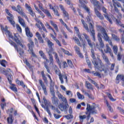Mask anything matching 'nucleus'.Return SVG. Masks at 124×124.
<instances>
[{
    "mask_svg": "<svg viewBox=\"0 0 124 124\" xmlns=\"http://www.w3.org/2000/svg\"><path fill=\"white\" fill-rule=\"evenodd\" d=\"M7 121L8 124H13V119H12V114L11 116L7 118Z\"/></svg>",
    "mask_w": 124,
    "mask_h": 124,
    "instance_id": "603ef678",
    "label": "nucleus"
},
{
    "mask_svg": "<svg viewBox=\"0 0 124 124\" xmlns=\"http://www.w3.org/2000/svg\"><path fill=\"white\" fill-rule=\"evenodd\" d=\"M98 110H100L99 105L93 103L92 105L90 104H87L86 111L85 112L86 115H87V118H91V114L96 115L98 114Z\"/></svg>",
    "mask_w": 124,
    "mask_h": 124,
    "instance_id": "f03ea898",
    "label": "nucleus"
},
{
    "mask_svg": "<svg viewBox=\"0 0 124 124\" xmlns=\"http://www.w3.org/2000/svg\"><path fill=\"white\" fill-rule=\"evenodd\" d=\"M117 6V7H122V5L119 2H114L113 3V6Z\"/></svg>",
    "mask_w": 124,
    "mask_h": 124,
    "instance_id": "e2e57ef3",
    "label": "nucleus"
},
{
    "mask_svg": "<svg viewBox=\"0 0 124 124\" xmlns=\"http://www.w3.org/2000/svg\"><path fill=\"white\" fill-rule=\"evenodd\" d=\"M49 49L47 52V54L49 56V60L50 61V63L49 65H54V57L52 55L53 51H54V48L53 47L49 48Z\"/></svg>",
    "mask_w": 124,
    "mask_h": 124,
    "instance_id": "aec40b11",
    "label": "nucleus"
},
{
    "mask_svg": "<svg viewBox=\"0 0 124 124\" xmlns=\"http://www.w3.org/2000/svg\"><path fill=\"white\" fill-rule=\"evenodd\" d=\"M84 1H85V0H79V3H80V4H81V7H83V8H84L85 10L86 11L87 13H88V14H90V8H88V7H87L86 5H85V3H85V2Z\"/></svg>",
    "mask_w": 124,
    "mask_h": 124,
    "instance_id": "cd10ccee",
    "label": "nucleus"
},
{
    "mask_svg": "<svg viewBox=\"0 0 124 124\" xmlns=\"http://www.w3.org/2000/svg\"><path fill=\"white\" fill-rule=\"evenodd\" d=\"M74 29L79 39H78L77 37H74L73 39H74L75 43L78 46H79V47H83V49H85V48H86V44H87V42H86V40L82 38V36L81 35V33H80V31H79L78 27H75ZM80 41L81 43L80 42Z\"/></svg>",
    "mask_w": 124,
    "mask_h": 124,
    "instance_id": "20e7f679",
    "label": "nucleus"
},
{
    "mask_svg": "<svg viewBox=\"0 0 124 124\" xmlns=\"http://www.w3.org/2000/svg\"><path fill=\"white\" fill-rule=\"evenodd\" d=\"M5 63H6V61L3 60L1 61L0 64L2 66H3V67H6V65Z\"/></svg>",
    "mask_w": 124,
    "mask_h": 124,
    "instance_id": "69168bd1",
    "label": "nucleus"
},
{
    "mask_svg": "<svg viewBox=\"0 0 124 124\" xmlns=\"http://www.w3.org/2000/svg\"><path fill=\"white\" fill-rule=\"evenodd\" d=\"M106 94L107 95L108 98H109V99H110L111 100V101H116V99H114V98H113V96H112V94L108 92H107Z\"/></svg>",
    "mask_w": 124,
    "mask_h": 124,
    "instance_id": "49530a36",
    "label": "nucleus"
},
{
    "mask_svg": "<svg viewBox=\"0 0 124 124\" xmlns=\"http://www.w3.org/2000/svg\"><path fill=\"white\" fill-rule=\"evenodd\" d=\"M89 28L90 31L92 33V36L93 38V41H95V31H94V27L93 25L91 22L89 23Z\"/></svg>",
    "mask_w": 124,
    "mask_h": 124,
    "instance_id": "393cba45",
    "label": "nucleus"
},
{
    "mask_svg": "<svg viewBox=\"0 0 124 124\" xmlns=\"http://www.w3.org/2000/svg\"><path fill=\"white\" fill-rule=\"evenodd\" d=\"M81 23L82 25H83V27L84 29L87 31H90V30L89 29V27H88V24L86 23V22H85V20L83 19H81Z\"/></svg>",
    "mask_w": 124,
    "mask_h": 124,
    "instance_id": "79ce46f5",
    "label": "nucleus"
},
{
    "mask_svg": "<svg viewBox=\"0 0 124 124\" xmlns=\"http://www.w3.org/2000/svg\"><path fill=\"white\" fill-rule=\"evenodd\" d=\"M41 75L43 78V79L44 80V82L45 83H47L48 80H47V78L45 76V74H44V71H42L41 72Z\"/></svg>",
    "mask_w": 124,
    "mask_h": 124,
    "instance_id": "3c124183",
    "label": "nucleus"
},
{
    "mask_svg": "<svg viewBox=\"0 0 124 124\" xmlns=\"http://www.w3.org/2000/svg\"><path fill=\"white\" fill-rule=\"evenodd\" d=\"M106 104L108 109H109V111L110 112H113V108H112V107H111V106H110V104H109V103L107 100L106 101Z\"/></svg>",
    "mask_w": 124,
    "mask_h": 124,
    "instance_id": "680f3d73",
    "label": "nucleus"
},
{
    "mask_svg": "<svg viewBox=\"0 0 124 124\" xmlns=\"http://www.w3.org/2000/svg\"><path fill=\"white\" fill-rule=\"evenodd\" d=\"M87 118V115H79V121L80 122H83L85 119Z\"/></svg>",
    "mask_w": 124,
    "mask_h": 124,
    "instance_id": "6e6d98bb",
    "label": "nucleus"
},
{
    "mask_svg": "<svg viewBox=\"0 0 124 124\" xmlns=\"http://www.w3.org/2000/svg\"><path fill=\"white\" fill-rule=\"evenodd\" d=\"M36 36L37 37L38 40H39V42H40V43H44V40H43L42 37H41V34H40L39 32H36Z\"/></svg>",
    "mask_w": 124,
    "mask_h": 124,
    "instance_id": "e433bc0d",
    "label": "nucleus"
},
{
    "mask_svg": "<svg viewBox=\"0 0 124 124\" xmlns=\"http://www.w3.org/2000/svg\"><path fill=\"white\" fill-rule=\"evenodd\" d=\"M68 104L65 103V105H64L63 104H60L59 106L58 107L59 109L61 110V111H67V108L69 107Z\"/></svg>",
    "mask_w": 124,
    "mask_h": 124,
    "instance_id": "c756f323",
    "label": "nucleus"
},
{
    "mask_svg": "<svg viewBox=\"0 0 124 124\" xmlns=\"http://www.w3.org/2000/svg\"><path fill=\"white\" fill-rule=\"evenodd\" d=\"M85 87L87 88V90H90L91 91H93L94 90L93 85L88 81H85Z\"/></svg>",
    "mask_w": 124,
    "mask_h": 124,
    "instance_id": "72a5a7b5",
    "label": "nucleus"
},
{
    "mask_svg": "<svg viewBox=\"0 0 124 124\" xmlns=\"http://www.w3.org/2000/svg\"><path fill=\"white\" fill-rule=\"evenodd\" d=\"M10 85V86L9 89H10L11 91H13V92H14V93H17L18 92V89H17V87H16V85L13 83H11Z\"/></svg>",
    "mask_w": 124,
    "mask_h": 124,
    "instance_id": "4c0bfd02",
    "label": "nucleus"
},
{
    "mask_svg": "<svg viewBox=\"0 0 124 124\" xmlns=\"http://www.w3.org/2000/svg\"><path fill=\"white\" fill-rule=\"evenodd\" d=\"M0 28L1 29V31L3 32L5 31L6 32V34H7L8 36H9V38H11L12 39H14V40L17 43V44H19L21 47L22 48H24L25 47V45H23L22 44V43H21V41L19 40V38H18V37L16 36V34H15V37L12 35V33H11L9 31H8V27H7V26H5V28L3 27V25L2 24L0 25Z\"/></svg>",
    "mask_w": 124,
    "mask_h": 124,
    "instance_id": "7ed1b4c3",
    "label": "nucleus"
},
{
    "mask_svg": "<svg viewBox=\"0 0 124 124\" xmlns=\"http://www.w3.org/2000/svg\"><path fill=\"white\" fill-rule=\"evenodd\" d=\"M39 54L40 57H41L42 59L45 60L43 62V63L48 73L50 74L51 71H50V67L49 66V62L50 63V59H48L47 56L46 55H45V53H44L42 50H40L39 51Z\"/></svg>",
    "mask_w": 124,
    "mask_h": 124,
    "instance_id": "423d86ee",
    "label": "nucleus"
},
{
    "mask_svg": "<svg viewBox=\"0 0 124 124\" xmlns=\"http://www.w3.org/2000/svg\"><path fill=\"white\" fill-rule=\"evenodd\" d=\"M16 7L17 8H16V6H11L12 9H13V10H14V11L18 12L19 15L21 16V17H24V18H25V19H28V16H27V15H26V14H25V13H24V12L23 11V10L21 7V5L18 4L17 5Z\"/></svg>",
    "mask_w": 124,
    "mask_h": 124,
    "instance_id": "f8f14e48",
    "label": "nucleus"
},
{
    "mask_svg": "<svg viewBox=\"0 0 124 124\" xmlns=\"http://www.w3.org/2000/svg\"><path fill=\"white\" fill-rule=\"evenodd\" d=\"M5 11L6 14L10 16H7V20L9 21V23H10L11 25H12L14 28H15V27H16V23L14 20V17H13V15L9 12L8 9H5Z\"/></svg>",
    "mask_w": 124,
    "mask_h": 124,
    "instance_id": "4468645a",
    "label": "nucleus"
},
{
    "mask_svg": "<svg viewBox=\"0 0 124 124\" xmlns=\"http://www.w3.org/2000/svg\"><path fill=\"white\" fill-rule=\"evenodd\" d=\"M24 62L26 64L27 66H28L29 68H31V64L28 61V60L25 59L24 61Z\"/></svg>",
    "mask_w": 124,
    "mask_h": 124,
    "instance_id": "4d7b16f0",
    "label": "nucleus"
},
{
    "mask_svg": "<svg viewBox=\"0 0 124 124\" xmlns=\"http://www.w3.org/2000/svg\"><path fill=\"white\" fill-rule=\"evenodd\" d=\"M46 42L48 48H53V47H54V43H53L50 40L48 39Z\"/></svg>",
    "mask_w": 124,
    "mask_h": 124,
    "instance_id": "8fccbe9b",
    "label": "nucleus"
},
{
    "mask_svg": "<svg viewBox=\"0 0 124 124\" xmlns=\"http://www.w3.org/2000/svg\"><path fill=\"white\" fill-rule=\"evenodd\" d=\"M121 80L122 81V86L124 87V74H118L117 75L115 81L116 84H120Z\"/></svg>",
    "mask_w": 124,
    "mask_h": 124,
    "instance_id": "5701e85b",
    "label": "nucleus"
},
{
    "mask_svg": "<svg viewBox=\"0 0 124 124\" xmlns=\"http://www.w3.org/2000/svg\"><path fill=\"white\" fill-rule=\"evenodd\" d=\"M16 30L19 31V32H22V28L21 27H20V25L19 24H16Z\"/></svg>",
    "mask_w": 124,
    "mask_h": 124,
    "instance_id": "338daca9",
    "label": "nucleus"
},
{
    "mask_svg": "<svg viewBox=\"0 0 124 124\" xmlns=\"http://www.w3.org/2000/svg\"><path fill=\"white\" fill-rule=\"evenodd\" d=\"M112 50L113 51V53L115 55H117V61H122L123 63L124 64V55L122 54L121 52H118V51L119 49L118 48L117 46H113L112 47Z\"/></svg>",
    "mask_w": 124,
    "mask_h": 124,
    "instance_id": "9d476101",
    "label": "nucleus"
},
{
    "mask_svg": "<svg viewBox=\"0 0 124 124\" xmlns=\"http://www.w3.org/2000/svg\"><path fill=\"white\" fill-rule=\"evenodd\" d=\"M88 80H89V81H90V82H91V83H92V84H93V85H94V86H96V88H98V84H97V83L95 82V81H94V80L92 79V78H91L88 77Z\"/></svg>",
    "mask_w": 124,
    "mask_h": 124,
    "instance_id": "09e8293b",
    "label": "nucleus"
},
{
    "mask_svg": "<svg viewBox=\"0 0 124 124\" xmlns=\"http://www.w3.org/2000/svg\"><path fill=\"white\" fill-rule=\"evenodd\" d=\"M12 75H8L7 76V79H8V81L10 84H12Z\"/></svg>",
    "mask_w": 124,
    "mask_h": 124,
    "instance_id": "bf43d9fd",
    "label": "nucleus"
},
{
    "mask_svg": "<svg viewBox=\"0 0 124 124\" xmlns=\"http://www.w3.org/2000/svg\"><path fill=\"white\" fill-rule=\"evenodd\" d=\"M50 93L52 95V97L51 98L53 104H55V105H58L59 104V99L56 97V94L55 93V90L54 89V86L51 87L50 88Z\"/></svg>",
    "mask_w": 124,
    "mask_h": 124,
    "instance_id": "dca6fc26",
    "label": "nucleus"
},
{
    "mask_svg": "<svg viewBox=\"0 0 124 124\" xmlns=\"http://www.w3.org/2000/svg\"><path fill=\"white\" fill-rule=\"evenodd\" d=\"M42 11L43 12H44V13H45V14H46V15L47 17H49V18H52V15H51V13H50L49 10H48L47 9H43Z\"/></svg>",
    "mask_w": 124,
    "mask_h": 124,
    "instance_id": "ea45409f",
    "label": "nucleus"
},
{
    "mask_svg": "<svg viewBox=\"0 0 124 124\" xmlns=\"http://www.w3.org/2000/svg\"><path fill=\"white\" fill-rule=\"evenodd\" d=\"M53 54L54 55V58L55 59V61L59 65V66H62V63L61 62V61L60 60V58H59V55H58V53L56 52H53Z\"/></svg>",
    "mask_w": 124,
    "mask_h": 124,
    "instance_id": "f704fd0d",
    "label": "nucleus"
},
{
    "mask_svg": "<svg viewBox=\"0 0 124 124\" xmlns=\"http://www.w3.org/2000/svg\"><path fill=\"white\" fill-rule=\"evenodd\" d=\"M67 62L68 63V65H69L71 68L73 67V63H72V61H71V60H67Z\"/></svg>",
    "mask_w": 124,
    "mask_h": 124,
    "instance_id": "13d9d810",
    "label": "nucleus"
},
{
    "mask_svg": "<svg viewBox=\"0 0 124 124\" xmlns=\"http://www.w3.org/2000/svg\"><path fill=\"white\" fill-rule=\"evenodd\" d=\"M91 57L93 59L92 62L94 65V68L99 70L100 72L104 71V73L106 74L107 71L108 70V68L105 67V65H104V64L102 62V61H101L99 56H97V58L95 57L94 50H93V49L91 50Z\"/></svg>",
    "mask_w": 124,
    "mask_h": 124,
    "instance_id": "f257e3e1",
    "label": "nucleus"
},
{
    "mask_svg": "<svg viewBox=\"0 0 124 124\" xmlns=\"http://www.w3.org/2000/svg\"><path fill=\"white\" fill-rule=\"evenodd\" d=\"M101 33H98L97 37L99 43V45H98V44H96V47H97L98 49H100V48L102 49V48H104V43L102 40V38H101Z\"/></svg>",
    "mask_w": 124,
    "mask_h": 124,
    "instance_id": "6ab92c4d",
    "label": "nucleus"
},
{
    "mask_svg": "<svg viewBox=\"0 0 124 124\" xmlns=\"http://www.w3.org/2000/svg\"><path fill=\"white\" fill-rule=\"evenodd\" d=\"M25 7L27 8V9H28L30 15H31L32 17H34V15H35V14L32 11L31 7V6H30L28 3L25 4Z\"/></svg>",
    "mask_w": 124,
    "mask_h": 124,
    "instance_id": "2f4dec72",
    "label": "nucleus"
},
{
    "mask_svg": "<svg viewBox=\"0 0 124 124\" xmlns=\"http://www.w3.org/2000/svg\"><path fill=\"white\" fill-rule=\"evenodd\" d=\"M53 116L54 118L58 120V119H60V118H62V115H59L57 114H54Z\"/></svg>",
    "mask_w": 124,
    "mask_h": 124,
    "instance_id": "774afa93",
    "label": "nucleus"
},
{
    "mask_svg": "<svg viewBox=\"0 0 124 124\" xmlns=\"http://www.w3.org/2000/svg\"><path fill=\"white\" fill-rule=\"evenodd\" d=\"M16 83L18 86H22L23 89H28V86L24 84V81L23 80L20 81L18 78L16 79Z\"/></svg>",
    "mask_w": 124,
    "mask_h": 124,
    "instance_id": "7c9ffc66",
    "label": "nucleus"
},
{
    "mask_svg": "<svg viewBox=\"0 0 124 124\" xmlns=\"http://www.w3.org/2000/svg\"><path fill=\"white\" fill-rule=\"evenodd\" d=\"M59 21H60V23H61L62 25L63 26H64V27H65L66 29V30H67L68 31H69V32H71V33H73V31H72L71 29H70V28H69V27H68V26H67V25H66V23H64V22H63V20H62V19L61 18L59 19Z\"/></svg>",
    "mask_w": 124,
    "mask_h": 124,
    "instance_id": "473e14b6",
    "label": "nucleus"
},
{
    "mask_svg": "<svg viewBox=\"0 0 124 124\" xmlns=\"http://www.w3.org/2000/svg\"><path fill=\"white\" fill-rule=\"evenodd\" d=\"M91 73L93 74V76H96L98 77V78H102L101 74H100L98 72L93 71H92Z\"/></svg>",
    "mask_w": 124,
    "mask_h": 124,
    "instance_id": "a18cd8bd",
    "label": "nucleus"
},
{
    "mask_svg": "<svg viewBox=\"0 0 124 124\" xmlns=\"http://www.w3.org/2000/svg\"><path fill=\"white\" fill-rule=\"evenodd\" d=\"M104 51L106 54H109L112 59H114V54H113V51H112V49H111V47H110V46H109L108 44L106 45V48Z\"/></svg>",
    "mask_w": 124,
    "mask_h": 124,
    "instance_id": "412c9836",
    "label": "nucleus"
},
{
    "mask_svg": "<svg viewBox=\"0 0 124 124\" xmlns=\"http://www.w3.org/2000/svg\"><path fill=\"white\" fill-rule=\"evenodd\" d=\"M111 37L112 39L115 40L116 42H120V41H121V39H120V37H119V36H117L115 34H111Z\"/></svg>",
    "mask_w": 124,
    "mask_h": 124,
    "instance_id": "37998d69",
    "label": "nucleus"
},
{
    "mask_svg": "<svg viewBox=\"0 0 124 124\" xmlns=\"http://www.w3.org/2000/svg\"><path fill=\"white\" fill-rule=\"evenodd\" d=\"M45 26L46 27V29H47V30H50V31H53L55 36L54 35V34L50 33L51 37H52V39H53V40L56 41L57 44H58V45L60 47H62V44H61V42H60V41L58 40V39H57V37H56L57 36V33H56V31H55V30H54V29L51 26H50V24H49L48 22L46 23Z\"/></svg>",
    "mask_w": 124,
    "mask_h": 124,
    "instance_id": "1a4fd4ad",
    "label": "nucleus"
},
{
    "mask_svg": "<svg viewBox=\"0 0 124 124\" xmlns=\"http://www.w3.org/2000/svg\"><path fill=\"white\" fill-rule=\"evenodd\" d=\"M18 22L19 24L22 26V27H23V28H26V23H25V20L24 19L21 17L20 16H18Z\"/></svg>",
    "mask_w": 124,
    "mask_h": 124,
    "instance_id": "c9c22d12",
    "label": "nucleus"
},
{
    "mask_svg": "<svg viewBox=\"0 0 124 124\" xmlns=\"http://www.w3.org/2000/svg\"><path fill=\"white\" fill-rule=\"evenodd\" d=\"M25 31L26 36L29 38L28 40L29 39H31V37H33V34H32V32L31 31V30H30V28H29V27L25 28Z\"/></svg>",
    "mask_w": 124,
    "mask_h": 124,
    "instance_id": "c85d7f7f",
    "label": "nucleus"
},
{
    "mask_svg": "<svg viewBox=\"0 0 124 124\" xmlns=\"http://www.w3.org/2000/svg\"><path fill=\"white\" fill-rule=\"evenodd\" d=\"M77 94L78 95V99H84L85 98L84 95L81 94V93H79V92H78L77 93Z\"/></svg>",
    "mask_w": 124,
    "mask_h": 124,
    "instance_id": "5fc2aeb1",
    "label": "nucleus"
},
{
    "mask_svg": "<svg viewBox=\"0 0 124 124\" xmlns=\"http://www.w3.org/2000/svg\"><path fill=\"white\" fill-rule=\"evenodd\" d=\"M58 97L60 99H62L63 102H64V103H67V100H66V98L63 97V96L62 95V94H59L58 95Z\"/></svg>",
    "mask_w": 124,
    "mask_h": 124,
    "instance_id": "c03bdc74",
    "label": "nucleus"
},
{
    "mask_svg": "<svg viewBox=\"0 0 124 124\" xmlns=\"http://www.w3.org/2000/svg\"><path fill=\"white\" fill-rule=\"evenodd\" d=\"M43 100L45 105L43 104L41 105L42 108H44V109H46L47 113H48L49 116H52V114L51 113V111H50V108H49L48 107L49 105H50V102L47 101V99H46V98L45 97L43 98Z\"/></svg>",
    "mask_w": 124,
    "mask_h": 124,
    "instance_id": "2eb2a0df",
    "label": "nucleus"
},
{
    "mask_svg": "<svg viewBox=\"0 0 124 124\" xmlns=\"http://www.w3.org/2000/svg\"><path fill=\"white\" fill-rule=\"evenodd\" d=\"M64 117L66 118L67 120H71V119H73V115L72 114H68L65 115Z\"/></svg>",
    "mask_w": 124,
    "mask_h": 124,
    "instance_id": "052dcab7",
    "label": "nucleus"
},
{
    "mask_svg": "<svg viewBox=\"0 0 124 124\" xmlns=\"http://www.w3.org/2000/svg\"><path fill=\"white\" fill-rule=\"evenodd\" d=\"M29 43L27 44L28 47V51H31V54L32 57L34 58H37L36 54L33 52V48H34V43L31 39H29L28 40Z\"/></svg>",
    "mask_w": 124,
    "mask_h": 124,
    "instance_id": "ddd939ff",
    "label": "nucleus"
},
{
    "mask_svg": "<svg viewBox=\"0 0 124 124\" xmlns=\"http://www.w3.org/2000/svg\"><path fill=\"white\" fill-rule=\"evenodd\" d=\"M61 50L65 54V55H67V56H72V54L70 53L68 50H66L63 48L61 47Z\"/></svg>",
    "mask_w": 124,
    "mask_h": 124,
    "instance_id": "de8ad7c7",
    "label": "nucleus"
},
{
    "mask_svg": "<svg viewBox=\"0 0 124 124\" xmlns=\"http://www.w3.org/2000/svg\"><path fill=\"white\" fill-rule=\"evenodd\" d=\"M60 8L61 9L63 13V16L64 18H65V22L67 21V20H69V14L65 10V8H64V7L62 4H60L59 5Z\"/></svg>",
    "mask_w": 124,
    "mask_h": 124,
    "instance_id": "a211bd4d",
    "label": "nucleus"
},
{
    "mask_svg": "<svg viewBox=\"0 0 124 124\" xmlns=\"http://www.w3.org/2000/svg\"><path fill=\"white\" fill-rule=\"evenodd\" d=\"M100 51H101V53H102V57L106 62V66H109V65H111L110 61H109V58H108V57H107V56L105 55V53H104V51H103V50L101 49Z\"/></svg>",
    "mask_w": 124,
    "mask_h": 124,
    "instance_id": "b1692460",
    "label": "nucleus"
},
{
    "mask_svg": "<svg viewBox=\"0 0 124 124\" xmlns=\"http://www.w3.org/2000/svg\"><path fill=\"white\" fill-rule=\"evenodd\" d=\"M102 10L103 12L104 13V16L107 19L108 21L110 24H113V22L112 21V19L109 17V14L107 13V9L105 8L104 6L102 7Z\"/></svg>",
    "mask_w": 124,
    "mask_h": 124,
    "instance_id": "4be33fe9",
    "label": "nucleus"
},
{
    "mask_svg": "<svg viewBox=\"0 0 124 124\" xmlns=\"http://www.w3.org/2000/svg\"><path fill=\"white\" fill-rule=\"evenodd\" d=\"M74 49L77 53V54H78V53H79V52H81L80 51V48L78 46H74Z\"/></svg>",
    "mask_w": 124,
    "mask_h": 124,
    "instance_id": "0e129e2a",
    "label": "nucleus"
},
{
    "mask_svg": "<svg viewBox=\"0 0 124 124\" xmlns=\"http://www.w3.org/2000/svg\"><path fill=\"white\" fill-rule=\"evenodd\" d=\"M86 62H87L89 67L90 68H92V62L90 61V59H89V58L86 57Z\"/></svg>",
    "mask_w": 124,
    "mask_h": 124,
    "instance_id": "864d4df0",
    "label": "nucleus"
},
{
    "mask_svg": "<svg viewBox=\"0 0 124 124\" xmlns=\"http://www.w3.org/2000/svg\"><path fill=\"white\" fill-rule=\"evenodd\" d=\"M37 22L39 24H40L42 28L41 27H40V25L37 23L35 24V26L36 27L39 28V31L41 32V34L43 36V38H45V33H44V32L42 31V30L43 31H45V32H46V33H48V31H47L46 28H45L44 24H43V23H42V22L40 21V20H38Z\"/></svg>",
    "mask_w": 124,
    "mask_h": 124,
    "instance_id": "9b49d317",
    "label": "nucleus"
},
{
    "mask_svg": "<svg viewBox=\"0 0 124 124\" xmlns=\"http://www.w3.org/2000/svg\"><path fill=\"white\" fill-rule=\"evenodd\" d=\"M54 69L55 74H56V75H58L59 80H60L61 84H63V83H64V81H63V78L66 80V83H67V82H68V80H67V76L66 75V74L62 75V72H61V70H60V69L59 68V67H58V66L55 65Z\"/></svg>",
    "mask_w": 124,
    "mask_h": 124,
    "instance_id": "0eeeda50",
    "label": "nucleus"
},
{
    "mask_svg": "<svg viewBox=\"0 0 124 124\" xmlns=\"http://www.w3.org/2000/svg\"><path fill=\"white\" fill-rule=\"evenodd\" d=\"M39 82L41 87L43 89V91H44L45 95H47L48 93H47V88H46L45 84H44V82H43V81H42L41 79L39 80Z\"/></svg>",
    "mask_w": 124,
    "mask_h": 124,
    "instance_id": "bb28decb",
    "label": "nucleus"
},
{
    "mask_svg": "<svg viewBox=\"0 0 124 124\" xmlns=\"http://www.w3.org/2000/svg\"><path fill=\"white\" fill-rule=\"evenodd\" d=\"M50 25L53 27L55 31L57 32H59V27H58V25H57L54 21L50 20Z\"/></svg>",
    "mask_w": 124,
    "mask_h": 124,
    "instance_id": "a19ab883",
    "label": "nucleus"
},
{
    "mask_svg": "<svg viewBox=\"0 0 124 124\" xmlns=\"http://www.w3.org/2000/svg\"><path fill=\"white\" fill-rule=\"evenodd\" d=\"M8 42L10 45H12V46L14 47L15 49L17 51V52H18L20 56L24 55V50H23L22 48L18 49V46H17V44L15 43V42H13L12 40H10Z\"/></svg>",
    "mask_w": 124,
    "mask_h": 124,
    "instance_id": "f3484780",
    "label": "nucleus"
},
{
    "mask_svg": "<svg viewBox=\"0 0 124 124\" xmlns=\"http://www.w3.org/2000/svg\"><path fill=\"white\" fill-rule=\"evenodd\" d=\"M97 28L103 34L104 36V39L105 40V41L108 42L111 47H114V46H113V43L112 42V40H111V39H110L109 38V36H108L105 28L100 25H98Z\"/></svg>",
    "mask_w": 124,
    "mask_h": 124,
    "instance_id": "6e6552de",
    "label": "nucleus"
},
{
    "mask_svg": "<svg viewBox=\"0 0 124 124\" xmlns=\"http://www.w3.org/2000/svg\"><path fill=\"white\" fill-rule=\"evenodd\" d=\"M83 35L84 36L85 39H86V40L87 41V43L88 44L90 47H91V48H93V43H92V41L90 38V36L88 35L86 33H83Z\"/></svg>",
    "mask_w": 124,
    "mask_h": 124,
    "instance_id": "a878e982",
    "label": "nucleus"
},
{
    "mask_svg": "<svg viewBox=\"0 0 124 124\" xmlns=\"http://www.w3.org/2000/svg\"><path fill=\"white\" fill-rule=\"evenodd\" d=\"M49 8L50 9H52L55 15H56V16H60V14L59 13V11L56 9H55L54 7L51 4H49Z\"/></svg>",
    "mask_w": 124,
    "mask_h": 124,
    "instance_id": "58836bf2",
    "label": "nucleus"
},
{
    "mask_svg": "<svg viewBox=\"0 0 124 124\" xmlns=\"http://www.w3.org/2000/svg\"><path fill=\"white\" fill-rule=\"evenodd\" d=\"M90 1L91 3H93V6H95L94 8V9L97 17H98L100 20H104V17H103V16L101 15V13L98 11V10L101 9V6L100 5V2L99 1L97 0H90Z\"/></svg>",
    "mask_w": 124,
    "mask_h": 124,
    "instance_id": "39448f33",
    "label": "nucleus"
}]
</instances>
